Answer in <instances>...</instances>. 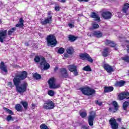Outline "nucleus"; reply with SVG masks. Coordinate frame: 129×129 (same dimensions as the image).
I'll list each match as a JSON object with an SVG mask.
<instances>
[{
  "mask_svg": "<svg viewBox=\"0 0 129 129\" xmlns=\"http://www.w3.org/2000/svg\"><path fill=\"white\" fill-rule=\"evenodd\" d=\"M87 35L89 36V37H93V36H94V34H93V32H88L87 33Z\"/></svg>",
  "mask_w": 129,
  "mask_h": 129,
  "instance_id": "nucleus-45",
  "label": "nucleus"
},
{
  "mask_svg": "<svg viewBox=\"0 0 129 129\" xmlns=\"http://www.w3.org/2000/svg\"><path fill=\"white\" fill-rule=\"evenodd\" d=\"M83 70H84V71H88L89 72H91V68H90V66H87L83 68Z\"/></svg>",
  "mask_w": 129,
  "mask_h": 129,
  "instance_id": "nucleus-33",
  "label": "nucleus"
},
{
  "mask_svg": "<svg viewBox=\"0 0 129 129\" xmlns=\"http://www.w3.org/2000/svg\"><path fill=\"white\" fill-rule=\"evenodd\" d=\"M129 9V4L128 3H125L124 4L123 8L122 9V13L125 14L126 16H128L129 13H127V11Z\"/></svg>",
  "mask_w": 129,
  "mask_h": 129,
  "instance_id": "nucleus-15",
  "label": "nucleus"
},
{
  "mask_svg": "<svg viewBox=\"0 0 129 129\" xmlns=\"http://www.w3.org/2000/svg\"><path fill=\"white\" fill-rule=\"evenodd\" d=\"M2 23V21H1V20H0V24Z\"/></svg>",
  "mask_w": 129,
  "mask_h": 129,
  "instance_id": "nucleus-57",
  "label": "nucleus"
},
{
  "mask_svg": "<svg viewBox=\"0 0 129 129\" xmlns=\"http://www.w3.org/2000/svg\"><path fill=\"white\" fill-rule=\"evenodd\" d=\"M102 17L105 20H109L112 17V14L109 11L103 12L102 13Z\"/></svg>",
  "mask_w": 129,
  "mask_h": 129,
  "instance_id": "nucleus-12",
  "label": "nucleus"
},
{
  "mask_svg": "<svg viewBox=\"0 0 129 129\" xmlns=\"http://www.w3.org/2000/svg\"><path fill=\"white\" fill-rule=\"evenodd\" d=\"M48 94L50 96H54V95H55V92L53 90H49L48 92Z\"/></svg>",
  "mask_w": 129,
  "mask_h": 129,
  "instance_id": "nucleus-38",
  "label": "nucleus"
},
{
  "mask_svg": "<svg viewBox=\"0 0 129 129\" xmlns=\"http://www.w3.org/2000/svg\"><path fill=\"white\" fill-rule=\"evenodd\" d=\"M68 68L71 72H73V71H75L77 69V67L74 64H71L68 66Z\"/></svg>",
  "mask_w": 129,
  "mask_h": 129,
  "instance_id": "nucleus-23",
  "label": "nucleus"
},
{
  "mask_svg": "<svg viewBox=\"0 0 129 129\" xmlns=\"http://www.w3.org/2000/svg\"><path fill=\"white\" fill-rule=\"evenodd\" d=\"M49 88L51 89H57L60 88V86L59 84H56V80L54 78H51L48 81Z\"/></svg>",
  "mask_w": 129,
  "mask_h": 129,
  "instance_id": "nucleus-2",
  "label": "nucleus"
},
{
  "mask_svg": "<svg viewBox=\"0 0 129 129\" xmlns=\"http://www.w3.org/2000/svg\"><path fill=\"white\" fill-rule=\"evenodd\" d=\"M57 70H58V68H57V67H56V68L54 69V71L56 72V71H57Z\"/></svg>",
  "mask_w": 129,
  "mask_h": 129,
  "instance_id": "nucleus-54",
  "label": "nucleus"
},
{
  "mask_svg": "<svg viewBox=\"0 0 129 129\" xmlns=\"http://www.w3.org/2000/svg\"><path fill=\"white\" fill-rule=\"evenodd\" d=\"M117 120L119 121V122H121V118H118L117 119Z\"/></svg>",
  "mask_w": 129,
  "mask_h": 129,
  "instance_id": "nucleus-50",
  "label": "nucleus"
},
{
  "mask_svg": "<svg viewBox=\"0 0 129 129\" xmlns=\"http://www.w3.org/2000/svg\"><path fill=\"white\" fill-rule=\"evenodd\" d=\"M43 106L44 109H53L55 107V104L52 101H48L44 103Z\"/></svg>",
  "mask_w": 129,
  "mask_h": 129,
  "instance_id": "nucleus-7",
  "label": "nucleus"
},
{
  "mask_svg": "<svg viewBox=\"0 0 129 129\" xmlns=\"http://www.w3.org/2000/svg\"><path fill=\"white\" fill-rule=\"evenodd\" d=\"M40 128L41 129H49L48 128V126H47V125H46V124H42L40 125Z\"/></svg>",
  "mask_w": 129,
  "mask_h": 129,
  "instance_id": "nucleus-42",
  "label": "nucleus"
},
{
  "mask_svg": "<svg viewBox=\"0 0 129 129\" xmlns=\"http://www.w3.org/2000/svg\"><path fill=\"white\" fill-rule=\"evenodd\" d=\"M8 31L7 30H2L0 31V42L4 43V41L7 39L8 36Z\"/></svg>",
  "mask_w": 129,
  "mask_h": 129,
  "instance_id": "nucleus-9",
  "label": "nucleus"
},
{
  "mask_svg": "<svg viewBox=\"0 0 129 129\" xmlns=\"http://www.w3.org/2000/svg\"><path fill=\"white\" fill-rule=\"evenodd\" d=\"M89 127L88 126H86V125H83L82 126V129H89Z\"/></svg>",
  "mask_w": 129,
  "mask_h": 129,
  "instance_id": "nucleus-46",
  "label": "nucleus"
},
{
  "mask_svg": "<svg viewBox=\"0 0 129 129\" xmlns=\"http://www.w3.org/2000/svg\"><path fill=\"white\" fill-rule=\"evenodd\" d=\"M112 104L113 105V106L114 107V110H113V109H112V108L110 107L109 108V111L110 112H115V111H116V110H117L118 108V104H117V102L115 101H114L112 102Z\"/></svg>",
  "mask_w": 129,
  "mask_h": 129,
  "instance_id": "nucleus-14",
  "label": "nucleus"
},
{
  "mask_svg": "<svg viewBox=\"0 0 129 129\" xmlns=\"http://www.w3.org/2000/svg\"><path fill=\"white\" fill-rule=\"evenodd\" d=\"M124 81H121L120 82H117L115 84V86L116 87H121V86H123L124 85Z\"/></svg>",
  "mask_w": 129,
  "mask_h": 129,
  "instance_id": "nucleus-24",
  "label": "nucleus"
},
{
  "mask_svg": "<svg viewBox=\"0 0 129 129\" xmlns=\"http://www.w3.org/2000/svg\"><path fill=\"white\" fill-rule=\"evenodd\" d=\"M40 61V65L41 66H43V69L44 70H47V69H49L50 68V64L46 61V59H45V58L43 57H41V59Z\"/></svg>",
  "mask_w": 129,
  "mask_h": 129,
  "instance_id": "nucleus-11",
  "label": "nucleus"
},
{
  "mask_svg": "<svg viewBox=\"0 0 129 129\" xmlns=\"http://www.w3.org/2000/svg\"><path fill=\"white\" fill-rule=\"evenodd\" d=\"M32 106H33V107H35V106H36V105L34 104H32Z\"/></svg>",
  "mask_w": 129,
  "mask_h": 129,
  "instance_id": "nucleus-55",
  "label": "nucleus"
},
{
  "mask_svg": "<svg viewBox=\"0 0 129 129\" xmlns=\"http://www.w3.org/2000/svg\"><path fill=\"white\" fill-rule=\"evenodd\" d=\"M93 35L96 38H101V37H102V33L99 31H94Z\"/></svg>",
  "mask_w": 129,
  "mask_h": 129,
  "instance_id": "nucleus-19",
  "label": "nucleus"
},
{
  "mask_svg": "<svg viewBox=\"0 0 129 129\" xmlns=\"http://www.w3.org/2000/svg\"><path fill=\"white\" fill-rule=\"evenodd\" d=\"M104 69L107 71L108 73H111V72H113V69L112 67L109 66L107 64H105L103 66Z\"/></svg>",
  "mask_w": 129,
  "mask_h": 129,
  "instance_id": "nucleus-16",
  "label": "nucleus"
},
{
  "mask_svg": "<svg viewBox=\"0 0 129 129\" xmlns=\"http://www.w3.org/2000/svg\"><path fill=\"white\" fill-rule=\"evenodd\" d=\"M52 12L49 11L48 12V17L47 18L42 19L41 20V24L43 26L48 24H51L52 23Z\"/></svg>",
  "mask_w": 129,
  "mask_h": 129,
  "instance_id": "nucleus-4",
  "label": "nucleus"
},
{
  "mask_svg": "<svg viewBox=\"0 0 129 129\" xmlns=\"http://www.w3.org/2000/svg\"><path fill=\"white\" fill-rule=\"evenodd\" d=\"M15 109L17 111H22V110L23 109V106L21 105L20 104H17L15 106Z\"/></svg>",
  "mask_w": 129,
  "mask_h": 129,
  "instance_id": "nucleus-26",
  "label": "nucleus"
},
{
  "mask_svg": "<svg viewBox=\"0 0 129 129\" xmlns=\"http://www.w3.org/2000/svg\"><path fill=\"white\" fill-rule=\"evenodd\" d=\"M69 27H70V28H74V25L71 23H69Z\"/></svg>",
  "mask_w": 129,
  "mask_h": 129,
  "instance_id": "nucleus-48",
  "label": "nucleus"
},
{
  "mask_svg": "<svg viewBox=\"0 0 129 129\" xmlns=\"http://www.w3.org/2000/svg\"><path fill=\"white\" fill-rule=\"evenodd\" d=\"M25 46H29V42H26Z\"/></svg>",
  "mask_w": 129,
  "mask_h": 129,
  "instance_id": "nucleus-53",
  "label": "nucleus"
},
{
  "mask_svg": "<svg viewBox=\"0 0 129 129\" xmlns=\"http://www.w3.org/2000/svg\"><path fill=\"white\" fill-rule=\"evenodd\" d=\"M121 129H126V128L124 127H121Z\"/></svg>",
  "mask_w": 129,
  "mask_h": 129,
  "instance_id": "nucleus-56",
  "label": "nucleus"
},
{
  "mask_svg": "<svg viewBox=\"0 0 129 129\" xmlns=\"http://www.w3.org/2000/svg\"><path fill=\"white\" fill-rule=\"evenodd\" d=\"M16 30H17V28H16V27L12 28L11 29L8 31V35H9V36L13 35V33L15 32V31H16Z\"/></svg>",
  "mask_w": 129,
  "mask_h": 129,
  "instance_id": "nucleus-27",
  "label": "nucleus"
},
{
  "mask_svg": "<svg viewBox=\"0 0 129 129\" xmlns=\"http://www.w3.org/2000/svg\"><path fill=\"white\" fill-rule=\"evenodd\" d=\"M47 43L49 45H56L57 41L56 40V37L53 35H49L47 38Z\"/></svg>",
  "mask_w": 129,
  "mask_h": 129,
  "instance_id": "nucleus-5",
  "label": "nucleus"
},
{
  "mask_svg": "<svg viewBox=\"0 0 129 129\" xmlns=\"http://www.w3.org/2000/svg\"><path fill=\"white\" fill-rule=\"evenodd\" d=\"M12 82H9V83H8V86H9V87H13V86H12Z\"/></svg>",
  "mask_w": 129,
  "mask_h": 129,
  "instance_id": "nucleus-49",
  "label": "nucleus"
},
{
  "mask_svg": "<svg viewBox=\"0 0 129 129\" xmlns=\"http://www.w3.org/2000/svg\"><path fill=\"white\" fill-rule=\"evenodd\" d=\"M69 75H68V73L65 68L60 69V78H67Z\"/></svg>",
  "mask_w": 129,
  "mask_h": 129,
  "instance_id": "nucleus-13",
  "label": "nucleus"
},
{
  "mask_svg": "<svg viewBox=\"0 0 129 129\" xmlns=\"http://www.w3.org/2000/svg\"><path fill=\"white\" fill-rule=\"evenodd\" d=\"M80 57L82 60H87L90 63H93V59L88 53L84 52L83 53L80 54Z\"/></svg>",
  "mask_w": 129,
  "mask_h": 129,
  "instance_id": "nucleus-6",
  "label": "nucleus"
},
{
  "mask_svg": "<svg viewBox=\"0 0 129 129\" xmlns=\"http://www.w3.org/2000/svg\"><path fill=\"white\" fill-rule=\"evenodd\" d=\"M67 51L68 54H69L70 55H72V54H73V52H74V49L73 47H69L67 48Z\"/></svg>",
  "mask_w": 129,
  "mask_h": 129,
  "instance_id": "nucleus-28",
  "label": "nucleus"
},
{
  "mask_svg": "<svg viewBox=\"0 0 129 129\" xmlns=\"http://www.w3.org/2000/svg\"><path fill=\"white\" fill-rule=\"evenodd\" d=\"M28 76V73L26 71L21 72L20 74H18L15 75V78L13 79V82L14 85L16 87V91L19 93H24L27 91V88L28 87V83L25 82L22 83L20 86L21 81L26 79V78Z\"/></svg>",
  "mask_w": 129,
  "mask_h": 129,
  "instance_id": "nucleus-1",
  "label": "nucleus"
},
{
  "mask_svg": "<svg viewBox=\"0 0 129 129\" xmlns=\"http://www.w3.org/2000/svg\"><path fill=\"white\" fill-rule=\"evenodd\" d=\"M102 55L104 57H107V56H108V48H105L103 52H102Z\"/></svg>",
  "mask_w": 129,
  "mask_h": 129,
  "instance_id": "nucleus-25",
  "label": "nucleus"
},
{
  "mask_svg": "<svg viewBox=\"0 0 129 129\" xmlns=\"http://www.w3.org/2000/svg\"><path fill=\"white\" fill-rule=\"evenodd\" d=\"M95 115H96L95 112L94 111L90 112V115L88 117V122L89 123V125L90 126H92V125H93V121L94 120Z\"/></svg>",
  "mask_w": 129,
  "mask_h": 129,
  "instance_id": "nucleus-8",
  "label": "nucleus"
},
{
  "mask_svg": "<svg viewBox=\"0 0 129 129\" xmlns=\"http://www.w3.org/2000/svg\"><path fill=\"white\" fill-rule=\"evenodd\" d=\"M96 104H98V105H99L101 106V105H102V102L96 101Z\"/></svg>",
  "mask_w": 129,
  "mask_h": 129,
  "instance_id": "nucleus-44",
  "label": "nucleus"
},
{
  "mask_svg": "<svg viewBox=\"0 0 129 129\" xmlns=\"http://www.w3.org/2000/svg\"><path fill=\"white\" fill-rule=\"evenodd\" d=\"M105 45L110 46V47H115L116 45L113 41H111L109 40H106L105 41Z\"/></svg>",
  "mask_w": 129,
  "mask_h": 129,
  "instance_id": "nucleus-20",
  "label": "nucleus"
},
{
  "mask_svg": "<svg viewBox=\"0 0 129 129\" xmlns=\"http://www.w3.org/2000/svg\"><path fill=\"white\" fill-rule=\"evenodd\" d=\"M109 123L112 129H118V123L116 122V120L114 118H111L109 120Z\"/></svg>",
  "mask_w": 129,
  "mask_h": 129,
  "instance_id": "nucleus-10",
  "label": "nucleus"
},
{
  "mask_svg": "<svg viewBox=\"0 0 129 129\" xmlns=\"http://www.w3.org/2000/svg\"><path fill=\"white\" fill-rule=\"evenodd\" d=\"M69 39L70 41H71V42H74V41H76L77 38L73 35H70Z\"/></svg>",
  "mask_w": 129,
  "mask_h": 129,
  "instance_id": "nucleus-31",
  "label": "nucleus"
},
{
  "mask_svg": "<svg viewBox=\"0 0 129 129\" xmlns=\"http://www.w3.org/2000/svg\"><path fill=\"white\" fill-rule=\"evenodd\" d=\"M34 78L35 79L39 80L41 79V75H39V74L35 73L33 75Z\"/></svg>",
  "mask_w": 129,
  "mask_h": 129,
  "instance_id": "nucleus-34",
  "label": "nucleus"
},
{
  "mask_svg": "<svg viewBox=\"0 0 129 129\" xmlns=\"http://www.w3.org/2000/svg\"><path fill=\"white\" fill-rule=\"evenodd\" d=\"M41 59H42V57L40 58L39 56H36L34 58V61H35V62H36L37 63H38V62H40V61L41 63Z\"/></svg>",
  "mask_w": 129,
  "mask_h": 129,
  "instance_id": "nucleus-39",
  "label": "nucleus"
},
{
  "mask_svg": "<svg viewBox=\"0 0 129 129\" xmlns=\"http://www.w3.org/2000/svg\"><path fill=\"white\" fill-rule=\"evenodd\" d=\"M64 51L65 50H64V48L61 47L58 49V53H59V54H63V53H64Z\"/></svg>",
  "mask_w": 129,
  "mask_h": 129,
  "instance_id": "nucleus-41",
  "label": "nucleus"
},
{
  "mask_svg": "<svg viewBox=\"0 0 129 129\" xmlns=\"http://www.w3.org/2000/svg\"><path fill=\"white\" fill-rule=\"evenodd\" d=\"M74 75L75 76H77L78 75V72H77V69H76L75 71H73Z\"/></svg>",
  "mask_w": 129,
  "mask_h": 129,
  "instance_id": "nucleus-43",
  "label": "nucleus"
},
{
  "mask_svg": "<svg viewBox=\"0 0 129 129\" xmlns=\"http://www.w3.org/2000/svg\"><path fill=\"white\" fill-rule=\"evenodd\" d=\"M59 10H60V7L59 6H55V10L57 11H59Z\"/></svg>",
  "mask_w": 129,
  "mask_h": 129,
  "instance_id": "nucleus-47",
  "label": "nucleus"
},
{
  "mask_svg": "<svg viewBox=\"0 0 129 129\" xmlns=\"http://www.w3.org/2000/svg\"><path fill=\"white\" fill-rule=\"evenodd\" d=\"M6 119L7 121H11V120H12V121H14V118H13L11 115H8Z\"/></svg>",
  "mask_w": 129,
  "mask_h": 129,
  "instance_id": "nucleus-37",
  "label": "nucleus"
},
{
  "mask_svg": "<svg viewBox=\"0 0 129 129\" xmlns=\"http://www.w3.org/2000/svg\"><path fill=\"white\" fill-rule=\"evenodd\" d=\"M104 92L108 93L111 92V91H113V87H104Z\"/></svg>",
  "mask_w": 129,
  "mask_h": 129,
  "instance_id": "nucleus-22",
  "label": "nucleus"
},
{
  "mask_svg": "<svg viewBox=\"0 0 129 129\" xmlns=\"http://www.w3.org/2000/svg\"><path fill=\"white\" fill-rule=\"evenodd\" d=\"M80 115L83 118H84V117H86L87 116V114L86 113V112H80Z\"/></svg>",
  "mask_w": 129,
  "mask_h": 129,
  "instance_id": "nucleus-35",
  "label": "nucleus"
},
{
  "mask_svg": "<svg viewBox=\"0 0 129 129\" xmlns=\"http://www.w3.org/2000/svg\"><path fill=\"white\" fill-rule=\"evenodd\" d=\"M92 26L93 29H97L98 28H99V25L95 22H93Z\"/></svg>",
  "mask_w": 129,
  "mask_h": 129,
  "instance_id": "nucleus-36",
  "label": "nucleus"
},
{
  "mask_svg": "<svg viewBox=\"0 0 129 129\" xmlns=\"http://www.w3.org/2000/svg\"><path fill=\"white\" fill-rule=\"evenodd\" d=\"M21 104L24 107L25 109H27L28 108V102L26 101H22L21 102Z\"/></svg>",
  "mask_w": 129,
  "mask_h": 129,
  "instance_id": "nucleus-32",
  "label": "nucleus"
},
{
  "mask_svg": "<svg viewBox=\"0 0 129 129\" xmlns=\"http://www.w3.org/2000/svg\"><path fill=\"white\" fill-rule=\"evenodd\" d=\"M129 105V102L127 101H125L123 103V108L124 110H126V108H127V106Z\"/></svg>",
  "mask_w": 129,
  "mask_h": 129,
  "instance_id": "nucleus-29",
  "label": "nucleus"
},
{
  "mask_svg": "<svg viewBox=\"0 0 129 129\" xmlns=\"http://www.w3.org/2000/svg\"><path fill=\"white\" fill-rule=\"evenodd\" d=\"M121 59L123 60V61H125V62L129 63V56L125 55L124 56L121 57Z\"/></svg>",
  "mask_w": 129,
  "mask_h": 129,
  "instance_id": "nucleus-30",
  "label": "nucleus"
},
{
  "mask_svg": "<svg viewBox=\"0 0 129 129\" xmlns=\"http://www.w3.org/2000/svg\"><path fill=\"white\" fill-rule=\"evenodd\" d=\"M66 0H61L60 3H65Z\"/></svg>",
  "mask_w": 129,
  "mask_h": 129,
  "instance_id": "nucleus-52",
  "label": "nucleus"
},
{
  "mask_svg": "<svg viewBox=\"0 0 129 129\" xmlns=\"http://www.w3.org/2000/svg\"><path fill=\"white\" fill-rule=\"evenodd\" d=\"M4 109H5L6 111L8 113H9V114H11L12 115H13V114H14V112H13V111L7 108H5Z\"/></svg>",
  "mask_w": 129,
  "mask_h": 129,
  "instance_id": "nucleus-40",
  "label": "nucleus"
},
{
  "mask_svg": "<svg viewBox=\"0 0 129 129\" xmlns=\"http://www.w3.org/2000/svg\"><path fill=\"white\" fill-rule=\"evenodd\" d=\"M0 69L5 72V73H8V69H7V66L5 65V62L2 61L0 63Z\"/></svg>",
  "mask_w": 129,
  "mask_h": 129,
  "instance_id": "nucleus-18",
  "label": "nucleus"
},
{
  "mask_svg": "<svg viewBox=\"0 0 129 129\" xmlns=\"http://www.w3.org/2000/svg\"><path fill=\"white\" fill-rule=\"evenodd\" d=\"M79 2H88V0H78Z\"/></svg>",
  "mask_w": 129,
  "mask_h": 129,
  "instance_id": "nucleus-51",
  "label": "nucleus"
},
{
  "mask_svg": "<svg viewBox=\"0 0 129 129\" xmlns=\"http://www.w3.org/2000/svg\"><path fill=\"white\" fill-rule=\"evenodd\" d=\"M80 90L82 91L83 94L85 95H92L94 93H95V91L93 89H91L89 87L81 88Z\"/></svg>",
  "mask_w": 129,
  "mask_h": 129,
  "instance_id": "nucleus-3",
  "label": "nucleus"
},
{
  "mask_svg": "<svg viewBox=\"0 0 129 129\" xmlns=\"http://www.w3.org/2000/svg\"><path fill=\"white\" fill-rule=\"evenodd\" d=\"M19 23H20L16 24V27H17V28H23V27H24V20H23V18L20 19Z\"/></svg>",
  "mask_w": 129,
  "mask_h": 129,
  "instance_id": "nucleus-21",
  "label": "nucleus"
},
{
  "mask_svg": "<svg viewBox=\"0 0 129 129\" xmlns=\"http://www.w3.org/2000/svg\"><path fill=\"white\" fill-rule=\"evenodd\" d=\"M91 18H93V19H94V21H98V22H100V18L98 16V15L94 12H92L91 14Z\"/></svg>",
  "mask_w": 129,
  "mask_h": 129,
  "instance_id": "nucleus-17",
  "label": "nucleus"
}]
</instances>
